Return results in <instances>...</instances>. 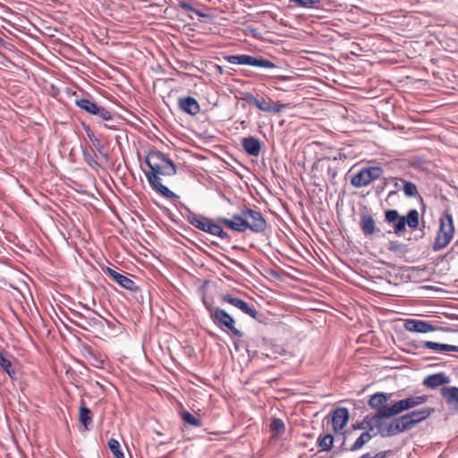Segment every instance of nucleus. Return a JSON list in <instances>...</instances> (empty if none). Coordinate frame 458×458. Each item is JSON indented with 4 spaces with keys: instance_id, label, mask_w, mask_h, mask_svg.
<instances>
[{
    "instance_id": "nucleus-1",
    "label": "nucleus",
    "mask_w": 458,
    "mask_h": 458,
    "mask_svg": "<svg viewBox=\"0 0 458 458\" xmlns=\"http://www.w3.org/2000/svg\"><path fill=\"white\" fill-rule=\"evenodd\" d=\"M145 162L149 168L145 175L152 189L163 197L169 199L174 197V193L161 182L162 177L174 176L176 174L174 162L158 150L148 151Z\"/></svg>"
},
{
    "instance_id": "nucleus-2",
    "label": "nucleus",
    "mask_w": 458,
    "mask_h": 458,
    "mask_svg": "<svg viewBox=\"0 0 458 458\" xmlns=\"http://www.w3.org/2000/svg\"><path fill=\"white\" fill-rule=\"evenodd\" d=\"M385 220L393 225L394 232L399 235L405 231L407 225L411 229H416L420 225L419 212L411 209L406 216H400L397 210L388 209L385 212Z\"/></svg>"
},
{
    "instance_id": "nucleus-3",
    "label": "nucleus",
    "mask_w": 458,
    "mask_h": 458,
    "mask_svg": "<svg viewBox=\"0 0 458 458\" xmlns=\"http://www.w3.org/2000/svg\"><path fill=\"white\" fill-rule=\"evenodd\" d=\"M454 233V225L450 213L445 212L439 218V228L433 242L435 251L445 249L452 241Z\"/></svg>"
},
{
    "instance_id": "nucleus-4",
    "label": "nucleus",
    "mask_w": 458,
    "mask_h": 458,
    "mask_svg": "<svg viewBox=\"0 0 458 458\" xmlns=\"http://www.w3.org/2000/svg\"><path fill=\"white\" fill-rule=\"evenodd\" d=\"M210 318L213 323L222 331L231 333L240 338L242 337V332L235 327L234 318L223 309L215 308L210 310Z\"/></svg>"
},
{
    "instance_id": "nucleus-5",
    "label": "nucleus",
    "mask_w": 458,
    "mask_h": 458,
    "mask_svg": "<svg viewBox=\"0 0 458 458\" xmlns=\"http://www.w3.org/2000/svg\"><path fill=\"white\" fill-rule=\"evenodd\" d=\"M382 174L383 169L379 166L362 168L352 176L351 183L355 188L366 187L375 180L380 178Z\"/></svg>"
},
{
    "instance_id": "nucleus-6",
    "label": "nucleus",
    "mask_w": 458,
    "mask_h": 458,
    "mask_svg": "<svg viewBox=\"0 0 458 458\" xmlns=\"http://www.w3.org/2000/svg\"><path fill=\"white\" fill-rule=\"evenodd\" d=\"M225 59L232 64H243L269 69L276 67V65L268 59L249 55H228L225 56Z\"/></svg>"
},
{
    "instance_id": "nucleus-7",
    "label": "nucleus",
    "mask_w": 458,
    "mask_h": 458,
    "mask_svg": "<svg viewBox=\"0 0 458 458\" xmlns=\"http://www.w3.org/2000/svg\"><path fill=\"white\" fill-rule=\"evenodd\" d=\"M75 105L86 113L97 115L104 121L113 119L111 111L88 98H77L75 99Z\"/></svg>"
},
{
    "instance_id": "nucleus-8",
    "label": "nucleus",
    "mask_w": 458,
    "mask_h": 458,
    "mask_svg": "<svg viewBox=\"0 0 458 458\" xmlns=\"http://www.w3.org/2000/svg\"><path fill=\"white\" fill-rule=\"evenodd\" d=\"M242 214L247 219V229L254 233H263L266 230L267 222L259 211L245 208L242 211Z\"/></svg>"
},
{
    "instance_id": "nucleus-9",
    "label": "nucleus",
    "mask_w": 458,
    "mask_h": 458,
    "mask_svg": "<svg viewBox=\"0 0 458 458\" xmlns=\"http://www.w3.org/2000/svg\"><path fill=\"white\" fill-rule=\"evenodd\" d=\"M428 400V395H418V396H410L405 399L399 400L392 404L389 408L394 413V416L402 413L404 411L412 409L419 405H421L427 403Z\"/></svg>"
},
{
    "instance_id": "nucleus-10",
    "label": "nucleus",
    "mask_w": 458,
    "mask_h": 458,
    "mask_svg": "<svg viewBox=\"0 0 458 458\" xmlns=\"http://www.w3.org/2000/svg\"><path fill=\"white\" fill-rule=\"evenodd\" d=\"M410 429L411 428L408 424V421L403 415L394 419L389 423H387L385 430L382 431V437L396 436Z\"/></svg>"
},
{
    "instance_id": "nucleus-11",
    "label": "nucleus",
    "mask_w": 458,
    "mask_h": 458,
    "mask_svg": "<svg viewBox=\"0 0 458 458\" xmlns=\"http://www.w3.org/2000/svg\"><path fill=\"white\" fill-rule=\"evenodd\" d=\"M222 301L224 302L229 303L232 306L239 309L244 314L249 315L252 318H257V317H258L259 313L256 310V309L253 308L252 306H250L245 301H243L240 298L234 297L230 294H225V295L222 296Z\"/></svg>"
},
{
    "instance_id": "nucleus-12",
    "label": "nucleus",
    "mask_w": 458,
    "mask_h": 458,
    "mask_svg": "<svg viewBox=\"0 0 458 458\" xmlns=\"http://www.w3.org/2000/svg\"><path fill=\"white\" fill-rule=\"evenodd\" d=\"M218 222L237 233H243L247 230V219L243 217L242 214H235L232 218L218 217Z\"/></svg>"
},
{
    "instance_id": "nucleus-13",
    "label": "nucleus",
    "mask_w": 458,
    "mask_h": 458,
    "mask_svg": "<svg viewBox=\"0 0 458 458\" xmlns=\"http://www.w3.org/2000/svg\"><path fill=\"white\" fill-rule=\"evenodd\" d=\"M221 223L215 222L212 219L202 217V232L218 236L222 240H229L228 233L222 228Z\"/></svg>"
},
{
    "instance_id": "nucleus-14",
    "label": "nucleus",
    "mask_w": 458,
    "mask_h": 458,
    "mask_svg": "<svg viewBox=\"0 0 458 458\" xmlns=\"http://www.w3.org/2000/svg\"><path fill=\"white\" fill-rule=\"evenodd\" d=\"M434 408L431 407H424L422 409L411 411L403 415L406 418L408 424L411 428H413L417 424L428 419L433 412Z\"/></svg>"
},
{
    "instance_id": "nucleus-15",
    "label": "nucleus",
    "mask_w": 458,
    "mask_h": 458,
    "mask_svg": "<svg viewBox=\"0 0 458 458\" xmlns=\"http://www.w3.org/2000/svg\"><path fill=\"white\" fill-rule=\"evenodd\" d=\"M404 328L414 333H428L436 330V327L431 323L415 318L406 319Z\"/></svg>"
},
{
    "instance_id": "nucleus-16",
    "label": "nucleus",
    "mask_w": 458,
    "mask_h": 458,
    "mask_svg": "<svg viewBox=\"0 0 458 458\" xmlns=\"http://www.w3.org/2000/svg\"><path fill=\"white\" fill-rule=\"evenodd\" d=\"M360 227L362 233L366 237H371L380 233V229L377 226L376 221L372 216L369 214H361L360 218Z\"/></svg>"
},
{
    "instance_id": "nucleus-17",
    "label": "nucleus",
    "mask_w": 458,
    "mask_h": 458,
    "mask_svg": "<svg viewBox=\"0 0 458 458\" xmlns=\"http://www.w3.org/2000/svg\"><path fill=\"white\" fill-rule=\"evenodd\" d=\"M349 411L345 407H339L334 410L332 414L333 429L337 432L342 430L349 420Z\"/></svg>"
},
{
    "instance_id": "nucleus-18",
    "label": "nucleus",
    "mask_w": 458,
    "mask_h": 458,
    "mask_svg": "<svg viewBox=\"0 0 458 458\" xmlns=\"http://www.w3.org/2000/svg\"><path fill=\"white\" fill-rule=\"evenodd\" d=\"M254 106L263 112L273 114H278L286 107L284 104L274 102L271 98L265 99L263 98H257V102Z\"/></svg>"
},
{
    "instance_id": "nucleus-19",
    "label": "nucleus",
    "mask_w": 458,
    "mask_h": 458,
    "mask_svg": "<svg viewBox=\"0 0 458 458\" xmlns=\"http://www.w3.org/2000/svg\"><path fill=\"white\" fill-rule=\"evenodd\" d=\"M107 273L112 279L116 282L121 287L131 292L138 291L139 287L136 283L126 276H123L112 268H107Z\"/></svg>"
},
{
    "instance_id": "nucleus-20",
    "label": "nucleus",
    "mask_w": 458,
    "mask_h": 458,
    "mask_svg": "<svg viewBox=\"0 0 458 458\" xmlns=\"http://www.w3.org/2000/svg\"><path fill=\"white\" fill-rule=\"evenodd\" d=\"M392 394H386L382 392L376 393L369 397L368 404L371 409L377 410V411H381L385 409H389L390 406H387L386 403L388 402Z\"/></svg>"
},
{
    "instance_id": "nucleus-21",
    "label": "nucleus",
    "mask_w": 458,
    "mask_h": 458,
    "mask_svg": "<svg viewBox=\"0 0 458 458\" xmlns=\"http://www.w3.org/2000/svg\"><path fill=\"white\" fill-rule=\"evenodd\" d=\"M242 146L248 155L251 157H259L262 144L259 139L250 136L242 140Z\"/></svg>"
},
{
    "instance_id": "nucleus-22",
    "label": "nucleus",
    "mask_w": 458,
    "mask_h": 458,
    "mask_svg": "<svg viewBox=\"0 0 458 458\" xmlns=\"http://www.w3.org/2000/svg\"><path fill=\"white\" fill-rule=\"evenodd\" d=\"M394 417L392 411L389 409H385L381 411H377L374 415H367L365 417V422L368 425V431H373L377 426L378 420Z\"/></svg>"
},
{
    "instance_id": "nucleus-23",
    "label": "nucleus",
    "mask_w": 458,
    "mask_h": 458,
    "mask_svg": "<svg viewBox=\"0 0 458 458\" xmlns=\"http://www.w3.org/2000/svg\"><path fill=\"white\" fill-rule=\"evenodd\" d=\"M178 106L182 112L192 115L197 114L200 110L199 102L192 97L180 98Z\"/></svg>"
},
{
    "instance_id": "nucleus-24",
    "label": "nucleus",
    "mask_w": 458,
    "mask_h": 458,
    "mask_svg": "<svg viewBox=\"0 0 458 458\" xmlns=\"http://www.w3.org/2000/svg\"><path fill=\"white\" fill-rule=\"evenodd\" d=\"M449 381V377L444 372H439L426 377L423 379V385L428 388L436 389L440 386L448 384Z\"/></svg>"
},
{
    "instance_id": "nucleus-25",
    "label": "nucleus",
    "mask_w": 458,
    "mask_h": 458,
    "mask_svg": "<svg viewBox=\"0 0 458 458\" xmlns=\"http://www.w3.org/2000/svg\"><path fill=\"white\" fill-rule=\"evenodd\" d=\"M441 394L445 399L450 409L458 412V387L457 386H450V387L445 386L441 389Z\"/></svg>"
},
{
    "instance_id": "nucleus-26",
    "label": "nucleus",
    "mask_w": 458,
    "mask_h": 458,
    "mask_svg": "<svg viewBox=\"0 0 458 458\" xmlns=\"http://www.w3.org/2000/svg\"><path fill=\"white\" fill-rule=\"evenodd\" d=\"M79 420L84 426L85 429H89L92 424V412L81 402L79 411Z\"/></svg>"
},
{
    "instance_id": "nucleus-27",
    "label": "nucleus",
    "mask_w": 458,
    "mask_h": 458,
    "mask_svg": "<svg viewBox=\"0 0 458 458\" xmlns=\"http://www.w3.org/2000/svg\"><path fill=\"white\" fill-rule=\"evenodd\" d=\"M423 346L431 349L436 350L438 352H458V346L457 345H452L447 344H439L435 343L431 341H425L423 342Z\"/></svg>"
},
{
    "instance_id": "nucleus-28",
    "label": "nucleus",
    "mask_w": 458,
    "mask_h": 458,
    "mask_svg": "<svg viewBox=\"0 0 458 458\" xmlns=\"http://www.w3.org/2000/svg\"><path fill=\"white\" fill-rule=\"evenodd\" d=\"M202 73L208 76L220 75L223 73V68L212 61L202 62Z\"/></svg>"
},
{
    "instance_id": "nucleus-29",
    "label": "nucleus",
    "mask_w": 458,
    "mask_h": 458,
    "mask_svg": "<svg viewBox=\"0 0 458 458\" xmlns=\"http://www.w3.org/2000/svg\"><path fill=\"white\" fill-rule=\"evenodd\" d=\"M376 434H370L369 431H364L360 434V436L356 439L354 444L350 447V451L355 452L360 449L365 444L370 441V439L375 437Z\"/></svg>"
},
{
    "instance_id": "nucleus-30",
    "label": "nucleus",
    "mask_w": 458,
    "mask_h": 458,
    "mask_svg": "<svg viewBox=\"0 0 458 458\" xmlns=\"http://www.w3.org/2000/svg\"><path fill=\"white\" fill-rule=\"evenodd\" d=\"M334 445V437L332 434L320 435L318 438V445L322 451H330Z\"/></svg>"
},
{
    "instance_id": "nucleus-31",
    "label": "nucleus",
    "mask_w": 458,
    "mask_h": 458,
    "mask_svg": "<svg viewBox=\"0 0 458 458\" xmlns=\"http://www.w3.org/2000/svg\"><path fill=\"white\" fill-rule=\"evenodd\" d=\"M400 182L403 183V190L406 197L413 198L419 194L417 186L413 182L403 179H400Z\"/></svg>"
},
{
    "instance_id": "nucleus-32",
    "label": "nucleus",
    "mask_w": 458,
    "mask_h": 458,
    "mask_svg": "<svg viewBox=\"0 0 458 458\" xmlns=\"http://www.w3.org/2000/svg\"><path fill=\"white\" fill-rule=\"evenodd\" d=\"M0 367L6 372L12 378L15 375V370L13 368L11 360L5 357L3 352H0Z\"/></svg>"
},
{
    "instance_id": "nucleus-33",
    "label": "nucleus",
    "mask_w": 458,
    "mask_h": 458,
    "mask_svg": "<svg viewBox=\"0 0 458 458\" xmlns=\"http://www.w3.org/2000/svg\"><path fill=\"white\" fill-rule=\"evenodd\" d=\"M108 447L115 458H125L123 451L121 450L120 443L116 439L110 438L108 441Z\"/></svg>"
},
{
    "instance_id": "nucleus-34",
    "label": "nucleus",
    "mask_w": 458,
    "mask_h": 458,
    "mask_svg": "<svg viewBox=\"0 0 458 458\" xmlns=\"http://www.w3.org/2000/svg\"><path fill=\"white\" fill-rule=\"evenodd\" d=\"M84 161L91 167L97 168L99 166V164L98 163L96 159V154L91 151H88L87 149L82 151Z\"/></svg>"
},
{
    "instance_id": "nucleus-35",
    "label": "nucleus",
    "mask_w": 458,
    "mask_h": 458,
    "mask_svg": "<svg viewBox=\"0 0 458 458\" xmlns=\"http://www.w3.org/2000/svg\"><path fill=\"white\" fill-rule=\"evenodd\" d=\"M83 129L89 138V140L91 141V143L94 145L96 148L100 150L101 143L100 140L96 137L93 131L89 128V125L83 124Z\"/></svg>"
},
{
    "instance_id": "nucleus-36",
    "label": "nucleus",
    "mask_w": 458,
    "mask_h": 458,
    "mask_svg": "<svg viewBox=\"0 0 458 458\" xmlns=\"http://www.w3.org/2000/svg\"><path fill=\"white\" fill-rule=\"evenodd\" d=\"M270 429L273 433L280 434L284 430V423L281 419H273L270 424Z\"/></svg>"
},
{
    "instance_id": "nucleus-37",
    "label": "nucleus",
    "mask_w": 458,
    "mask_h": 458,
    "mask_svg": "<svg viewBox=\"0 0 458 458\" xmlns=\"http://www.w3.org/2000/svg\"><path fill=\"white\" fill-rule=\"evenodd\" d=\"M182 419L185 423H188L191 426H199V421L196 419L190 411H183L181 413Z\"/></svg>"
},
{
    "instance_id": "nucleus-38",
    "label": "nucleus",
    "mask_w": 458,
    "mask_h": 458,
    "mask_svg": "<svg viewBox=\"0 0 458 458\" xmlns=\"http://www.w3.org/2000/svg\"><path fill=\"white\" fill-rule=\"evenodd\" d=\"M290 2L295 3L304 8H311L320 4V0H290Z\"/></svg>"
},
{
    "instance_id": "nucleus-39",
    "label": "nucleus",
    "mask_w": 458,
    "mask_h": 458,
    "mask_svg": "<svg viewBox=\"0 0 458 458\" xmlns=\"http://www.w3.org/2000/svg\"><path fill=\"white\" fill-rule=\"evenodd\" d=\"M189 222L194 225L196 228L200 229V218L198 217L195 214L190 213L188 216Z\"/></svg>"
},
{
    "instance_id": "nucleus-40",
    "label": "nucleus",
    "mask_w": 458,
    "mask_h": 458,
    "mask_svg": "<svg viewBox=\"0 0 458 458\" xmlns=\"http://www.w3.org/2000/svg\"><path fill=\"white\" fill-rule=\"evenodd\" d=\"M242 99L252 105H255V103L257 102V98H255L254 95L250 92L243 93Z\"/></svg>"
},
{
    "instance_id": "nucleus-41",
    "label": "nucleus",
    "mask_w": 458,
    "mask_h": 458,
    "mask_svg": "<svg viewBox=\"0 0 458 458\" xmlns=\"http://www.w3.org/2000/svg\"><path fill=\"white\" fill-rule=\"evenodd\" d=\"M403 249V244L398 242H390L388 250L393 252L400 251Z\"/></svg>"
},
{
    "instance_id": "nucleus-42",
    "label": "nucleus",
    "mask_w": 458,
    "mask_h": 458,
    "mask_svg": "<svg viewBox=\"0 0 458 458\" xmlns=\"http://www.w3.org/2000/svg\"><path fill=\"white\" fill-rule=\"evenodd\" d=\"M386 451L379 452L376 455H371L369 453H366L360 456L359 458H386Z\"/></svg>"
},
{
    "instance_id": "nucleus-43",
    "label": "nucleus",
    "mask_w": 458,
    "mask_h": 458,
    "mask_svg": "<svg viewBox=\"0 0 458 458\" xmlns=\"http://www.w3.org/2000/svg\"><path fill=\"white\" fill-rule=\"evenodd\" d=\"M386 425L387 424L384 421V420H378L377 426L375 428L377 431L374 434H376V436L380 435L382 437V431L385 430Z\"/></svg>"
},
{
    "instance_id": "nucleus-44",
    "label": "nucleus",
    "mask_w": 458,
    "mask_h": 458,
    "mask_svg": "<svg viewBox=\"0 0 458 458\" xmlns=\"http://www.w3.org/2000/svg\"><path fill=\"white\" fill-rule=\"evenodd\" d=\"M354 429H364L365 431H368V425L365 422V418L360 421L354 425H352Z\"/></svg>"
},
{
    "instance_id": "nucleus-45",
    "label": "nucleus",
    "mask_w": 458,
    "mask_h": 458,
    "mask_svg": "<svg viewBox=\"0 0 458 458\" xmlns=\"http://www.w3.org/2000/svg\"><path fill=\"white\" fill-rule=\"evenodd\" d=\"M201 17H202V32H203L204 30H206V28L204 27V23H206L207 21L209 20V15H208L202 12Z\"/></svg>"
},
{
    "instance_id": "nucleus-46",
    "label": "nucleus",
    "mask_w": 458,
    "mask_h": 458,
    "mask_svg": "<svg viewBox=\"0 0 458 458\" xmlns=\"http://www.w3.org/2000/svg\"><path fill=\"white\" fill-rule=\"evenodd\" d=\"M452 251L458 253V240L452 246Z\"/></svg>"
},
{
    "instance_id": "nucleus-47",
    "label": "nucleus",
    "mask_w": 458,
    "mask_h": 458,
    "mask_svg": "<svg viewBox=\"0 0 458 458\" xmlns=\"http://www.w3.org/2000/svg\"><path fill=\"white\" fill-rule=\"evenodd\" d=\"M393 180L394 181V188L400 189L401 186H400V184L398 182V181H400V180L398 178H393Z\"/></svg>"
},
{
    "instance_id": "nucleus-48",
    "label": "nucleus",
    "mask_w": 458,
    "mask_h": 458,
    "mask_svg": "<svg viewBox=\"0 0 458 458\" xmlns=\"http://www.w3.org/2000/svg\"><path fill=\"white\" fill-rule=\"evenodd\" d=\"M93 324H94V325H101V321H100V320H98V319H97V318H94V319H93Z\"/></svg>"
},
{
    "instance_id": "nucleus-49",
    "label": "nucleus",
    "mask_w": 458,
    "mask_h": 458,
    "mask_svg": "<svg viewBox=\"0 0 458 458\" xmlns=\"http://www.w3.org/2000/svg\"><path fill=\"white\" fill-rule=\"evenodd\" d=\"M4 43V39L0 38V44L2 45Z\"/></svg>"
},
{
    "instance_id": "nucleus-50",
    "label": "nucleus",
    "mask_w": 458,
    "mask_h": 458,
    "mask_svg": "<svg viewBox=\"0 0 458 458\" xmlns=\"http://www.w3.org/2000/svg\"><path fill=\"white\" fill-rule=\"evenodd\" d=\"M4 43V39L0 38V44L2 45Z\"/></svg>"
},
{
    "instance_id": "nucleus-51",
    "label": "nucleus",
    "mask_w": 458,
    "mask_h": 458,
    "mask_svg": "<svg viewBox=\"0 0 458 458\" xmlns=\"http://www.w3.org/2000/svg\"><path fill=\"white\" fill-rule=\"evenodd\" d=\"M195 13H196L199 16H200V12H199V11H195Z\"/></svg>"
}]
</instances>
